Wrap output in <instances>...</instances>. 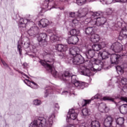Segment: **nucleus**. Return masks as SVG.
Listing matches in <instances>:
<instances>
[{"mask_svg": "<svg viewBox=\"0 0 127 127\" xmlns=\"http://www.w3.org/2000/svg\"><path fill=\"white\" fill-rule=\"evenodd\" d=\"M55 119V114H53L46 119L44 117H39L30 124V127H51Z\"/></svg>", "mask_w": 127, "mask_h": 127, "instance_id": "nucleus-1", "label": "nucleus"}, {"mask_svg": "<svg viewBox=\"0 0 127 127\" xmlns=\"http://www.w3.org/2000/svg\"><path fill=\"white\" fill-rule=\"evenodd\" d=\"M76 78V75H72L68 71H65L62 76V79L63 81H69V80H71L73 85L78 88V89H83L85 88V83L77 80Z\"/></svg>", "mask_w": 127, "mask_h": 127, "instance_id": "nucleus-2", "label": "nucleus"}, {"mask_svg": "<svg viewBox=\"0 0 127 127\" xmlns=\"http://www.w3.org/2000/svg\"><path fill=\"white\" fill-rule=\"evenodd\" d=\"M40 63L42 66H44L48 71L51 72L53 76L54 77L57 76L58 72H57V71L54 68V65L56 66V62H55V60L52 59L47 61L41 60H40Z\"/></svg>", "mask_w": 127, "mask_h": 127, "instance_id": "nucleus-3", "label": "nucleus"}, {"mask_svg": "<svg viewBox=\"0 0 127 127\" xmlns=\"http://www.w3.org/2000/svg\"><path fill=\"white\" fill-rule=\"evenodd\" d=\"M94 59H92L88 64V67L91 71H100L102 68L106 69L108 67V63L104 61H101L100 60H95L93 62Z\"/></svg>", "mask_w": 127, "mask_h": 127, "instance_id": "nucleus-4", "label": "nucleus"}, {"mask_svg": "<svg viewBox=\"0 0 127 127\" xmlns=\"http://www.w3.org/2000/svg\"><path fill=\"white\" fill-rule=\"evenodd\" d=\"M99 15H100V13L98 12H96L93 13L92 16V19L88 23V25H95L96 24L97 26H101V25L105 24L107 21L106 17H97Z\"/></svg>", "mask_w": 127, "mask_h": 127, "instance_id": "nucleus-5", "label": "nucleus"}, {"mask_svg": "<svg viewBox=\"0 0 127 127\" xmlns=\"http://www.w3.org/2000/svg\"><path fill=\"white\" fill-rule=\"evenodd\" d=\"M67 63H71V62L75 65H79L83 63V58L81 55H76L73 58H69Z\"/></svg>", "mask_w": 127, "mask_h": 127, "instance_id": "nucleus-6", "label": "nucleus"}, {"mask_svg": "<svg viewBox=\"0 0 127 127\" xmlns=\"http://www.w3.org/2000/svg\"><path fill=\"white\" fill-rule=\"evenodd\" d=\"M77 117H78V114L76 113V111L73 109H70L67 115L66 121L69 122L70 119V120H76Z\"/></svg>", "mask_w": 127, "mask_h": 127, "instance_id": "nucleus-7", "label": "nucleus"}, {"mask_svg": "<svg viewBox=\"0 0 127 127\" xmlns=\"http://www.w3.org/2000/svg\"><path fill=\"white\" fill-rule=\"evenodd\" d=\"M111 49L116 52V53H119L123 51V45L122 44L117 42L113 44L111 47Z\"/></svg>", "mask_w": 127, "mask_h": 127, "instance_id": "nucleus-8", "label": "nucleus"}, {"mask_svg": "<svg viewBox=\"0 0 127 127\" xmlns=\"http://www.w3.org/2000/svg\"><path fill=\"white\" fill-rule=\"evenodd\" d=\"M122 59H123V57L120 55H112L111 57V63L112 64H119Z\"/></svg>", "mask_w": 127, "mask_h": 127, "instance_id": "nucleus-9", "label": "nucleus"}, {"mask_svg": "<svg viewBox=\"0 0 127 127\" xmlns=\"http://www.w3.org/2000/svg\"><path fill=\"white\" fill-rule=\"evenodd\" d=\"M80 68L81 70H82V71H81V74H82V75L87 76L88 77L91 76L92 73H91V70H90L89 68H87L86 65L82 64L80 66Z\"/></svg>", "mask_w": 127, "mask_h": 127, "instance_id": "nucleus-10", "label": "nucleus"}, {"mask_svg": "<svg viewBox=\"0 0 127 127\" xmlns=\"http://www.w3.org/2000/svg\"><path fill=\"white\" fill-rule=\"evenodd\" d=\"M28 22H33V20L29 19L20 18L18 24L19 27H20V28H24L26 27V24Z\"/></svg>", "mask_w": 127, "mask_h": 127, "instance_id": "nucleus-11", "label": "nucleus"}, {"mask_svg": "<svg viewBox=\"0 0 127 127\" xmlns=\"http://www.w3.org/2000/svg\"><path fill=\"white\" fill-rule=\"evenodd\" d=\"M103 4H111L112 2H127V0H100Z\"/></svg>", "mask_w": 127, "mask_h": 127, "instance_id": "nucleus-12", "label": "nucleus"}, {"mask_svg": "<svg viewBox=\"0 0 127 127\" xmlns=\"http://www.w3.org/2000/svg\"><path fill=\"white\" fill-rule=\"evenodd\" d=\"M113 122H114L113 118L111 116H108L104 120V126L106 127H110L113 125Z\"/></svg>", "mask_w": 127, "mask_h": 127, "instance_id": "nucleus-13", "label": "nucleus"}, {"mask_svg": "<svg viewBox=\"0 0 127 127\" xmlns=\"http://www.w3.org/2000/svg\"><path fill=\"white\" fill-rule=\"evenodd\" d=\"M68 44H76L79 41V38L76 36H71L66 39Z\"/></svg>", "mask_w": 127, "mask_h": 127, "instance_id": "nucleus-14", "label": "nucleus"}, {"mask_svg": "<svg viewBox=\"0 0 127 127\" xmlns=\"http://www.w3.org/2000/svg\"><path fill=\"white\" fill-rule=\"evenodd\" d=\"M110 56V53L107 51H104L102 53L100 52L98 54V58L100 60H104L105 59H108Z\"/></svg>", "mask_w": 127, "mask_h": 127, "instance_id": "nucleus-15", "label": "nucleus"}, {"mask_svg": "<svg viewBox=\"0 0 127 127\" xmlns=\"http://www.w3.org/2000/svg\"><path fill=\"white\" fill-rule=\"evenodd\" d=\"M88 11L89 9H88V8L79 9L78 12V17H84V16H86V15L87 14V13H88Z\"/></svg>", "mask_w": 127, "mask_h": 127, "instance_id": "nucleus-16", "label": "nucleus"}, {"mask_svg": "<svg viewBox=\"0 0 127 127\" xmlns=\"http://www.w3.org/2000/svg\"><path fill=\"white\" fill-rule=\"evenodd\" d=\"M56 49L60 52H64L65 51H67V50L68 49V46H67V45L59 44L56 46Z\"/></svg>", "mask_w": 127, "mask_h": 127, "instance_id": "nucleus-17", "label": "nucleus"}, {"mask_svg": "<svg viewBox=\"0 0 127 127\" xmlns=\"http://www.w3.org/2000/svg\"><path fill=\"white\" fill-rule=\"evenodd\" d=\"M50 23L48 19H42L39 22V26H40V27H46V26L49 25Z\"/></svg>", "mask_w": 127, "mask_h": 127, "instance_id": "nucleus-18", "label": "nucleus"}, {"mask_svg": "<svg viewBox=\"0 0 127 127\" xmlns=\"http://www.w3.org/2000/svg\"><path fill=\"white\" fill-rule=\"evenodd\" d=\"M100 35L96 34H93L90 36V41L93 43H97V42H99L100 41Z\"/></svg>", "mask_w": 127, "mask_h": 127, "instance_id": "nucleus-19", "label": "nucleus"}, {"mask_svg": "<svg viewBox=\"0 0 127 127\" xmlns=\"http://www.w3.org/2000/svg\"><path fill=\"white\" fill-rule=\"evenodd\" d=\"M38 32V27H32L28 31V33L31 36L35 35Z\"/></svg>", "mask_w": 127, "mask_h": 127, "instance_id": "nucleus-20", "label": "nucleus"}, {"mask_svg": "<svg viewBox=\"0 0 127 127\" xmlns=\"http://www.w3.org/2000/svg\"><path fill=\"white\" fill-rule=\"evenodd\" d=\"M79 52L80 49L77 47H73L69 49V52L72 55V56L79 55Z\"/></svg>", "mask_w": 127, "mask_h": 127, "instance_id": "nucleus-21", "label": "nucleus"}, {"mask_svg": "<svg viewBox=\"0 0 127 127\" xmlns=\"http://www.w3.org/2000/svg\"><path fill=\"white\" fill-rule=\"evenodd\" d=\"M85 33L87 35H93L95 34V30L94 29V26L88 27L85 29Z\"/></svg>", "mask_w": 127, "mask_h": 127, "instance_id": "nucleus-22", "label": "nucleus"}, {"mask_svg": "<svg viewBox=\"0 0 127 127\" xmlns=\"http://www.w3.org/2000/svg\"><path fill=\"white\" fill-rule=\"evenodd\" d=\"M47 38V35H46L45 33H41L40 34L38 37V41H39V42H41L42 41L43 42H45V41H46Z\"/></svg>", "mask_w": 127, "mask_h": 127, "instance_id": "nucleus-23", "label": "nucleus"}, {"mask_svg": "<svg viewBox=\"0 0 127 127\" xmlns=\"http://www.w3.org/2000/svg\"><path fill=\"white\" fill-rule=\"evenodd\" d=\"M99 110L101 113H108L109 109L107 107V105L105 104H102L99 106Z\"/></svg>", "mask_w": 127, "mask_h": 127, "instance_id": "nucleus-24", "label": "nucleus"}, {"mask_svg": "<svg viewBox=\"0 0 127 127\" xmlns=\"http://www.w3.org/2000/svg\"><path fill=\"white\" fill-rule=\"evenodd\" d=\"M86 56L88 59H91L95 56V51L93 50H89L86 54Z\"/></svg>", "mask_w": 127, "mask_h": 127, "instance_id": "nucleus-25", "label": "nucleus"}, {"mask_svg": "<svg viewBox=\"0 0 127 127\" xmlns=\"http://www.w3.org/2000/svg\"><path fill=\"white\" fill-rule=\"evenodd\" d=\"M120 111L121 114L126 115L127 114V104H123L120 106Z\"/></svg>", "mask_w": 127, "mask_h": 127, "instance_id": "nucleus-26", "label": "nucleus"}, {"mask_svg": "<svg viewBox=\"0 0 127 127\" xmlns=\"http://www.w3.org/2000/svg\"><path fill=\"white\" fill-rule=\"evenodd\" d=\"M120 35L122 37L127 38V26H126L122 29V31L120 32Z\"/></svg>", "mask_w": 127, "mask_h": 127, "instance_id": "nucleus-27", "label": "nucleus"}, {"mask_svg": "<svg viewBox=\"0 0 127 127\" xmlns=\"http://www.w3.org/2000/svg\"><path fill=\"white\" fill-rule=\"evenodd\" d=\"M51 42H56L59 41V37L57 35L52 34L50 37Z\"/></svg>", "mask_w": 127, "mask_h": 127, "instance_id": "nucleus-28", "label": "nucleus"}, {"mask_svg": "<svg viewBox=\"0 0 127 127\" xmlns=\"http://www.w3.org/2000/svg\"><path fill=\"white\" fill-rule=\"evenodd\" d=\"M26 81H27V85L29 87H31V88H33V89H37V84L34 82H30V81L29 80L27 79Z\"/></svg>", "mask_w": 127, "mask_h": 127, "instance_id": "nucleus-29", "label": "nucleus"}, {"mask_svg": "<svg viewBox=\"0 0 127 127\" xmlns=\"http://www.w3.org/2000/svg\"><path fill=\"white\" fill-rule=\"evenodd\" d=\"M70 35H72V36H77L79 35L80 31L79 30L73 29L70 30Z\"/></svg>", "mask_w": 127, "mask_h": 127, "instance_id": "nucleus-30", "label": "nucleus"}, {"mask_svg": "<svg viewBox=\"0 0 127 127\" xmlns=\"http://www.w3.org/2000/svg\"><path fill=\"white\" fill-rule=\"evenodd\" d=\"M102 101H109L110 102H113L116 104V102H115V99L113 98L110 96H105L101 99Z\"/></svg>", "mask_w": 127, "mask_h": 127, "instance_id": "nucleus-31", "label": "nucleus"}, {"mask_svg": "<svg viewBox=\"0 0 127 127\" xmlns=\"http://www.w3.org/2000/svg\"><path fill=\"white\" fill-rule=\"evenodd\" d=\"M91 127H101V124L98 121H94L91 122Z\"/></svg>", "mask_w": 127, "mask_h": 127, "instance_id": "nucleus-32", "label": "nucleus"}, {"mask_svg": "<svg viewBox=\"0 0 127 127\" xmlns=\"http://www.w3.org/2000/svg\"><path fill=\"white\" fill-rule=\"evenodd\" d=\"M124 123H125V119H124V118H119L117 119V126H124Z\"/></svg>", "mask_w": 127, "mask_h": 127, "instance_id": "nucleus-33", "label": "nucleus"}, {"mask_svg": "<svg viewBox=\"0 0 127 127\" xmlns=\"http://www.w3.org/2000/svg\"><path fill=\"white\" fill-rule=\"evenodd\" d=\"M92 49L94 51H99V50H101V46L99 44L98 45H93L92 46Z\"/></svg>", "mask_w": 127, "mask_h": 127, "instance_id": "nucleus-34", "label": "nucleus"}, {"mask_svg": "<svg viewBox=\"0 0 127 127\" xmlns=\"http://www.w3.org/2000/svg\"><path fill=\"white\" fill-rule=\"evenodd\" d=\"M116 70L118 73L120 74H123L124 73V68L121 66H116Z\"/></svg>", "mask_w": 127, "mask_h": 127, "instance_id": "nucleus-35", "label": "nucleus"}, {"mask_svg": "<svg viewBox=\"0 0 127 127\" xmlns=\"http://www.w3.org/2000/svg\"><path fill=\"white\" fill-rule=\"evenodd\" d=\"M114 12H115V10L111 8H107L106 10V14L107 15H111V14L114 13Z\"/></svg>", "mask_w": 127, "mask_h": 127, "instance_id": "nucleus-36", "label": "nucleus"}, {"mask_svg": "<svg viewBox=\"0 0 127 127\" xmlns=\"http://www.w3.org/2000/svg\"><path fill=\"white\" fill-rule=\"evenodd\" d=\"M87 2V0H76V3L78 5H83Z\"/></svg>", "mask_w": 127, "mask_h": 127, "instance_id": "nucleus-37", "label": "nucleus"}, {"mask_svg": "<svg viewBox=\"0 0 127 127\" xmlns=\"http://www.w3.org/2000/svg\"><path fill=\"white\" fill-rule=\"evenodd\" d=\"M83 116H88L89 115V110L87 108L83 109L82 111Z\"/></svg>", "mask_w": 127, "mask_h": 127, "instance_id": "nucleus-38", "label": "nucleus"}, {"mask_svg": "<svg viewBox=\"0 0 127 127\" xmlns=\"http://www.w3.org/2000/svg\"><path fill=\"white\" fill-rule=\"evenodd\" d=\"M121 83L122 85H127V79L126 78H122L121 79Z\"/></svg>", "mask_w": 127, "mask_h": 127, "instance_id": "nucleus-39", "label": "nucleus"}, {"mask_svg": "<svg viewBox=\"0 0 127 127\" xmlns=\"http://www.w3.org/2000/svg\"><path fill=\"white\" fill-rule=\"evenodd\" d=\"M41 103V102L39 100L37 99L34 101V105H35L36 106H39Z\"/></svg>", "mask_w": 127, "mask_h": 127, "instance_id": "nucleus-40", "label": "nucleus"}, {"mask_svg": "<svg viewBox=\"0 0 127 127\" xmlns=\"http://www.w3.org/2000/svg\"><path fill=\"white\" fill-rule=\"evenodd\" d=\"M84 104L83 105V106H85L86 105H88V104H90L91 103V100H84Z\"/></svg>", "mask_w": 127, "mask_h": 127, "instance_id": "nucleus-41", "label": "nucleus"}, {"mask_svg": "<svg viewBox=\"0 0 127 127\" xmlns=\"http://www.w3.org/2000/svg\"><path fill=\"white\" fill-rule=\"evenodd\" d=\"M99 44L100 46L101 49H102V48H104V47H105L106 46V43H105V42H103Z\"/></svg>", "mask_w": 127, "mask_h": 127, "instance_id": "nucleus-42", "label": "nucleus"}, {"mask_svg": "<svg viewBox=\"0 0 127 127\" xmlns=\"http://www.w3.org/2000/svg\"><path fill=\"white\" fill-rule=\"evenodd\" d=\"M17 49L19 52V54H21V51H22V50L21 49V46L20 45L18 44Z\"/></svg>", "mask_w": 127, "mask_h": 127, "instance_id": "nucleus-43", "label": "nucleus"}, {"mask_svg": "<svg viewBox=\"0 0 127 127\" xmlns=\"http://www.w3.org/2000/svg\"><path fill=\"white\" fill-rule=\"evenodd\" d=\"M78 23H79V20L77 19H74L72 20V23H73V24H78Z\"/></svg>", "mask_w": 127, "mask_h": 127, "instance_id": "nucleus-44", "label": "nucleus"}, {"mask_svg": "<svg viewBox=\"0 0 127 127\" xmlns=\"http://www.w3.org/2000/svg\"><path fill=\"white\" fill-rule=\"evenodd\" d=\"M1 62L2 64H3V66H4V67H8V65H7V64H6V63H5V62L3 60H1Z\"/></svg>", "mask_w": 127, "mask_h": 127, "instance_id": "nucleus-45", "label": "nucleus"}, {"mask_svg": "<svg viewBox=\"0 0 127 127\" xmlns=\"http://www.w3.org/2000/svg\"><path fill=\"white\" fill-rule=\"evenodd\" d=\"M94 99H100L99 95H96L94 97L91 98V100H94Z\"/></svg>", "mask_w": 127, "mask_h": 127, "instance_id": "nucleus-46", "label": "nucleus"}, {"mask_svg": "<svg viewBox=\"0 0 127 127\" xmlns=\"http://www.w3.org/2000/svg\"><path fill=\"white\" fill-rule=\"evenodd\" d=\"M70 16L71 17H75V13L74 12H70L69 13Z\"/></svg>", "mask_w": 127, "mask_h": 127, "instance_id": "nucleus-47", "label": "nucleus"}, {"mask_svg": "<svg viewBox=\"0 0 127 127\" xmlns=\"http://www.w3.org/2000/svg\"><path fill=\"white\" fill-rule=\"evenodd\" d=\"M118 25H119V27H122V22H118L117 23Z\"/></svg>", "mask_w": 127, "mask_h": 127, "instance_id": "nucleus-48", "label": "nucleus"}, {"mask_svg": "<svg viewBox=\"0 0 127 127\" xmlns=\"http://www.w3.org/2000/svg\"><path fill=\"white\" fill-rule=\"evenodd\" d=\"M79 127H86V126H85V123H82L80 124Z\"/></svg>", "mask_w": 127, "mask_h": 127, "instance_id": "nucleus-49", "label": "nucleus"}, {"mask_svg": "<svg viewBox=\"0 0 127 127\" xmlns=\"http://www.w3.org/2000/svg\"><path fill=\"white\" fill-rule=\"evenodd\" d=\"M55 108H56L58 110L59 109V105H58V104L56 103L55 104Z\"/></svg>", "mask_w": 127, "mask_h": 127, "instance_id": "nucleus-50", "label": "nucleus"}, {"mask_svg": "<svg viewBox=\"0 0 127 127\" xmlns=\"http://www.w3.org/2000/svg\"><path fill=\"white\" fill-rule=\"evenodd\" d=\"M23 66L25 67H27V64L26 63H25L23 64Z\"/></svg>", "mask_w": 127, "mask_h": 127, "instance_id": "nucleus-51", "label": "nucleus"}, {"mask_svg": "<svg viewBox=\"0 0 127 127\" xmlns=\"http://www.w3.org/2000/svg\"><path fill=\"white\" fill-rule=\"evenodd\" d=\"M90 20H91V18H87L86 19V21H90Z\"/></svg>", "mask_w": 127, "mask_h": 127, "instance_id": "nucleus-52", "label": "nucleus"}, {"mask_svg": "<svg viewBox=\"0 0 127 127\" xmlns=\"http://www.w3.org/2000/svg\"><path fill=\"white\" fill-rule=\"evenodd\" d=\"M66 127H74L73 125H71L70 126H67Z\"/></svg>", "mask_w": 127, "mask_h": 127, "instance_id": "nucleus-53", "label": "nucleus"}, {"mask_svg": "<svg viewBox=\"0 0 127 127\" xmlns=\"http://www.w3.org/2000/svg\"><path fill=\"white\" fill-rule=\"evenodd\" d=\"M24 76H25V77H27V78L28 77L26 74H24Z\"/></svg>", "mask_w": 127, "mask_h": 127, "instance_id": "nucleus-54", "label": "nucleus"}, {"mask_svg": "<svg viewBox=\"0 0 127 127\" xmlns=\"http://www.w3.org/2000/svg\"><path fill=\"white\" fill-rule=\"evenodd\" d=\"M46 0V1H48H48H50V0Z\"/></svg>", "mask_w": 127, "mask_h": 127, "instance_id": "nucleus-55", "label": "nucleus"}, {"mask_svg": "<svg viewBox=\"0 0 127 127\" xmlns=\"http://www.w3.org/2000/svg\"><path fill=\"white\" fill-rule=\"evenodd\" d=\"M46 96L45 97H47V93H46Z\"/></svg>", "mask_w": 127, "mask_h": 127, "instance_id": "nucleus-56", "label": "nucleus"}, {"mask_svg": "<svg viewBox=\"0 0 127 127\" xmlns=\"http://www.w3.org/2000/svg\"><path fill=\"white\" fill-rule=\"evenodd\" d=\"M89 1H92V0H89Z\"/></svg>", "mask_w": 127, "mask_h": 127, "instance_id": "nucleus-57", "label": "nucleus"}, {"mask_svg": "<svg viewBox=\"0 0 127 127\" xmlns=\"http://www.w3.org/2000/svg\"><path fill=\"white\" fill-rule=\"evenodd\" d=\"M48 31H50V30H49Z\"/></svg>", "mask_w": 127, "mask_h": 127, "instance_id": "nucleus-58", "label": "nucleus"}]
</instances>
